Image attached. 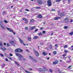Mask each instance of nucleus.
Returning <instances> with one entry per match:
<instances>
[{"label":"nucleus","instance_id":"1","mask_svg":"<svg viewBox=\"0 0 73 73\" xmlns=\"http://www.w3.org/2000/svg\"><path fill=\"white\" fill-rule=\"evenodd\" d=\"M6 28L7 29L9 30V31H10V32H13L14 34L16 35V33L15 32H14L12 29H11L10 28H8L7 27H6Z\"/></svg>","mask_w":73,"mask_h":73},{"label":"nucleus","instance_id":"2","mask_svg":"<svg viewBox=\"0 0 73 73\" xmlns=\"http://www.w3.org/2000/svg\"><path fill=\"white\" fill-rule=\"evenodd\" d=\"M10 43H11V45H13L14 47H15V45L13 44H16L17 43L16 41H10Z\"/></svg>","mask_w":73,"mask_h":73},{"label":"nucleus","instance_id":"3","mask_svg":"<svg viewBox=\"0 0 73 73\" xmlns=\"http://www.w3.org/2000/svg\"><path fill=\"white\" fill-rule=\"evenodd\" d=\"M15 52H23V50L21 49L20 48H17L15 50Z\"/></svg>","mask_w":73,"mask_h":73},{"label":"nucleus","instance_id":"4","mask_svg":"<svg viewBox=\"0 0 73 73\" xmlns=\"http://www.w3.org/2000/svg\"><path fill=\"white\" fill-rule=\"evenodd\" d=\"M39 70L42 73H45V68L43 69L42 68H40L39 69Z\"/></svg>","mask_w":73,"mask_h":73},{"label":"nucleus","instance_id":"5","mask_svg":"<svg viewBox=\"0 0 73 73\" xmlns=\"http://www.w3.org/2000/svg\"><path fill=\"white\" fill-rule=\"evenodd\" d=\"M47 5L48 6H51L52 5V3L51 1L48 0L47 1Z\"/></svg>","mask_w":73,"mask_h":73},{"label":"nucleus","instance_id":"6","mask_svg":"<svg viewBox=\"0 0 73 73\" xmlns=\"http://www.w3.org/2000/svg\"><path fill=\"white\" fill-rule=\"evenodd\" d=\"M37 3L39 4V5H42V0H37Z\"/></svg>","mask_w":73,"mask_h":73},{"label":"nucleus","instance_id":"7","mask_svg":"<svg viewBox=\"0 0 73 73\" xmlns=\"http://www.w3.org/2000/svg\"><path fill=\"white\" fill-rule=\"evenodd\" d=\"M34 52L36 56H37V57H38V56H39V53H38L37 51L35 50Z\"/></svg>","mask_w":73,"mask_h":73},{"label":"nucleus","instance_id":"8","mask_svg":"<svg viewBox=\"0 0 73 73\" xmlns=\"http://www.w3.org/2000/svg\"><path fill=\"white\" fill-rule=\"evenodd\" d=\"M64 21L65 23H68L69 22V19L68 18H66L65 19Z\"/></svg>","mask_w":73,"mask_h":73},{"label":"nucleus","instance_id":"9","mask_svg":"<svg viewBox=\"0 0 73 73\" xmlns=\"http://www.w3.org/2000/svg\"><path fill=\"white\" fill-rule=\"evenodd\" d=\"M19 41L20 42H21V44H23V45H25V44H24V42L23 41V40H21V39H20V38H19Z\"/></svg>","mask_w":73,"mask_h":73},{"label":"nucleus","instance_id":"10","mask_svg":"<svg viewBox=\"0 0 73 73\" xmlns=\"http://www.w3.org/2000/svg\"><path fill=\"white\" fill-rule=\"evenodd\" d=\"M61 19V17H55V20H58V19Z\"/></svg>","mask_w":73,"mask_h":73},{"label":"nucleus","instance_id":"11","mask_svg":"<svg viewBox=\"0 0 73 73\" xmlns=\"http://www.w3.org/2000/svg\"><path fill=\"white\" fill-rule=\"evenodd\" d=\"M42 54L43 55H44V56H46V55H47V54H48V53L45 52H43L42 53Z\"/></svg>","mask_w":73,"mask_h":73},{"label":"nucleus","instance_id":"12","mask_svg":"<svg viewBox=\"0 0 73 73\" xmlns=\"http://www.w3.org/2000/svg\"><path fill=\"white\" fill-rule=\"evenodd\" d=\"M37 17L38 18H42V16L41 14H39L38 15Z\"/></svg>","mask_w":73,"mask_h":73},{"label":"nucleus","instance_id":"13","mask_svg":"<svg viewBox=\"0 0 73 73\" xmlns=\"http://www.w3.org/2000/svg\"><path fill=\"white\" fill-rule=\"evenodd\" d=\"M38 38V36H35L33 38V39H37V38Z\"/></svg>","mask_w":73,"mask_h":73},{"label":"nucleus","instance_id":"14","mask_svg":"<svg viewBox=\"0 0 73 73\" xmlns=\"http://www.w3.org/2000/svg\"><path fill=\"white\" fill-rule=\"evenodd\" d=\"M72 67H73V66L72 65L70 66H68V69H72Z\"/></svg>","mask_w":73,"mask_h":73},{"label":"nucleus","instance_id":"15","mask_svg":"<svg viewBox=\"0 0 73 73\" xmlns=\"http://www.w3.org/2000/svg\"><path fill=\"white\" fill-rule=\"evenodd\" d=\"M42 35V33H38V36H40V35Z\"/></svg>","mask_w":73,"mask_h":73},{"label":"nucleus","instance_id":"16","mask_svg":"<svg viewBox=\"0 0 73 73\" xmlns=\"http://www.w3.org/2000/svg\"><path fill=\"white\" fill-rule=\"evenodd\" d=\"M35 28H36V26H33L31 28V30H33V29H35Z\"/></svg>","mask_w":73,"mask_h":73},{"label":"nucleus","instance_id":"17","mask_svg":"<svg viewBox=\"0 0 73 73\" xmlns=\"http://www.w3.org/2000/svg\"><path fill=\"white\" fill-rule=\"evenodd\" d=\"M58 61L57 60H56L55 61V65H56V64H57L58 63Z\"/></svg>","mask_w":73,"mask_h":73},{"label":"nucleus","instance_id":"18","mask_svg":"<svg viewBox=\"0 0 73 73\" xmlns=\"http://www.w3.org/2000/svg\"><path fill=\"white\" fill-rule=\"evenodd\" d=\"M28 40H29V41H31V37L29 36L28 37Z\"/></svg>","mask_w":73,"mask_h":73},{"label":"nucleus","instance_id":"19","mask_svg":"<svg viewBox=\"0 0 73 73\" xmlns=\"http://www.w3.org/2000/svg\"><path fill=\"white\" fill-rule=\"evenodd\" d=\"M1 49L2 50H5V48L4 47L1 48Z\"/></svg>","mask_w":73,"mask_h":73},{"label":"nucleus","instance_id":"20","mask_svg":"<svg viewBox=\"0 0 73 73\" xmlns=\"http://www.w3.org/2000/svg\"><path fill=\"white\" fill-rule=\"evenodd\" d=\"M34 19H32L30 20V22L31 23H33V22H34Z\"/></svg>","mask_w":73,"mask_h":73},{"label":"nucleus","instance_id":"21","mask_svg":"<svg viewBox=\"0 0 73 73\" xmlns=\"http://www.w3.org/2000/svg\"><path fill=\"white\" fill-rule=\"evenodd\" d=\"M35 9H41V7H35Z\"/></svg>","mask_w":73,"mask_h":73},{"label":"nucleus","instance_id":"22","mask_svg":"<svg viewBox=\"0 0 73 73\" xmlns=\"http://www.w3.org/2000/svg\"><path fill=\"white\" fill-rule=\"evenodd\" d=\"M20 54L18 53H17L15 54V55L17 56H19Z\"/></svg>","mask_w":73,"mask_h":73},{"label":"nucleus","instance_id":"23","mask_svg":"<svg viewBox=\"0 0 73 73\" xmlns=\"http://www.w3.org/2000/svg\"><path fill=\"white\" fill-rule=\"evenodd\" d=\"M18 57H22V58H23V57L20 54L19 55V56H18Z\"/></svg>","mask_w":73,"mask_h":73},{"label":"nucleus","instance_id":"24","mask_svg":"<svg viewBox=\"0 0 73 73\" xmlns=\"http://www.w3.org/2000/svg\"><path fill=\"white\" fill-rule=\"evenodd\" d=\"M68 27L66 26H65L64 27V29H67L68 28Z\"/></svg>","mask_w":73,"mask_h":73},{"label":"nucleus","instance_id":"25","mask_svg":"<svg viewBox=\"0 0 73 73\" xmlns=\"http://www.w3.org/2000/svg\"><path fill=\"white\" fill-rule=\"evenodd\" d=\"M69 35H73V32L70 33H69Z\"/></svg>","mask_w":73,"mask_h":73},{"label":"nucleus","instance_id":"26","mask_svg":"<svg viewBox=\"0 0 73 73\" xmlns=\"http://www.w3.org/2000/svg\"><path fill=\"white\" fill-rule=\"evenodd\" d=\"M33 61H34V62H37V60L35 59H33Z\"/></svg>","mask_w":73,"mask_h":73},{"label":"nucleus","instance_id":"27","mask_svg":"<svg viewBox=\"0 0 73 73\" xmlns=\"http://www.w3.org/2000/svg\"><path fill=\"white\" fill-rule=\"evenodd\" d=\"M60 16L62 17H63V16H64V15L63 14V13H62L60 14Z\"/></svg>","mask_w":73,"mask_h":73},{"label":"nucleus","instance_id":"28","mask_svg":"<svg viewBox=\"0 0 73 73\" xmlns=\"http://www.w3.org/2000/svg\"><path fill=\"white\" fill-rule=\"evenodd\" d=\"M4 22H5V23H8V22L5 20H4Z\"/></svg>","mask_w":73,"mask_h":73},{"label":"nucleus","instance_id":"29","mask_svg":"<svg viewBox=\"0 0 73 73\" xmlns=\"http://www.w3.org/2000/svg\"><path fill=\"white\" fill-rule=\"evenodd\" d=\"M67 47H68V46L67 45H65L64 46V48H67Z\"/></svg>","mask_w":73,"mask_h":73},{"label":"nucleus","instance_id":"30","mask_svg":"<svg viewBox=\"0 0 73 73\" xmlns=\"http://www.w3.org/2000/svg\"><path fill=\"white\" fill-rule=\"evenodd\" d=\"M40 44L41 45H43V44H44V43L42 42H41L40 43Z\"/></svg>","mask_w":73,"mask_h":73},{"label":"nucleus","instance_id":"31","mask_svg":"<svg viewBox=\"0 0 73 73\" xmlns=\"http://www.w3.org/2000/svg\"><path fill=\"white\" fill-rule=\"evenodd\" d=\"M5 11H4L3 12V15H5Z\"/></svg>","mask_w":73,"mask_h":73},{"label":"nucleus","instance_id":"32","mask_svg":"<svg viewBox=\"0 0 73 73\" xmlns=\"http://www.w3.org/2000/svg\"><path fill=\"white\" fill-rule=\"evenodd\" d=\"M18 58L19 60H22V59H21V57H18Z\"/></svg>","mask_w":73,"mask_h":73},{"label":"nucleus","instance_id":"33","mask_svg":"<svg viewBox=\"0 0 73 73\" xmlns=\"http://www.w3.org/2000/svg\"><path fill=\"white\" fill-rule=\"evenodd\" d=\"M1 27L3 29H4V27L3 26H2V25L1 26Z\"/></svg>","mask_w":73,"mask_h":73},{"label":"nucleus","instance_id":"34","mask_svg":"<svg viewBox=\"0 0 73 73\" xmlns=\"http://www.w3.org/2000/svg\"><path fill=\"white\" fill-rule=\"evenodd\" d=\"M25 72H26V73H29V72H28V71L26 70H25Z\"/></svg>","mask_w":73,"mask_h":73},{"label":"nucleus","instance_id":"35","mask_svg":"<svg viewBox=\"0 0 73 73\" xmlns=\"http://www.w3.org/2000/svg\"><path fill=\"white\" fill-rule=\"evenodd\" d=\"M58 72L59 73H61V71L60 70H58Z\"/></svg>","mask_w":73,"mask_h":73},{"label":"nucleus","instance_id":"36","mask_svg":"<svg viewBox=\"0 0 73 73\" xmlns=\"http://www.w3.org/2000/svg\"><path fill=\"white\" fill-rule=\"evenodd\" d=\"M61 0H56V2H59Z\"/></svg>","mask_w":73,"mask_h":73},{"label":"nucleus","instance_id":"37","mask_svg":"<svg viewBox=\"0 0 73 73\" xmlns=\"http://www.w3.org/2000/svg\"><path fill=\"white\" fill-rule=\"evenodd\" d=\"M25 30H27L28 29V27H26L25 28Z\"/></svg>","mask_w":73,"mask_h":73},{"label":"nucleus","instance_id":"38","mask_svg":"<svg viewBox=\"0 0 73 73\" xmlns=\"http://www.w3.org/2000/svg\"><path fill=\"white\" fill-rule=\"evenodd\" d=\"M66 56V54H64L62 55L63 57H65V56Z\"/></svg>","mask_w":73,"mask_h":73},{"label":"nucleus","instance_id":"39","mask_svg":"<svg viewBox=\"0 0 73 73\" xmlns=\"http://www.w3.org/2000/svg\"><path fill=\"white\" fill-rule=\"evenodd\" d=\"M42 33H43V34H45V31H42Z\"/></svg>","mask_w":73,"mask_h":73},{"label":"nucleus","instance_id":"40","mask_svg":"<svg viewBox=\"0 0 73 73\" xmlns=\"http://www.w3.org/2000/svg\"><path fill=\"white\" fill-rule=\"evenodd\" d=\"M28 20H27V19H26L25 21V23L27 24L28 23Z\"/></svg>","mask_w":73,"mask_h":73},{"label":"nucleus","instance_id":"41","mask_svg":"<svg viewBox=\"0 0 73 73\" xmlns=\"http://www.w3.org/2000/svg\"><path fill=\"white\" fill-rule=\"evenodd\" d=\"M0 54L1 56V57H4V55H3L2 54Z\"/></svg>","mask_w":73,"mask_h":73},{"label":"nucleus","instance_id":"42","mask_svg":"<svg viewBox=\"0 0 73 73\" xmlns=\"http://www.w3.org/2000/svg\"><path fill=\"white\" fill-rule=\"evenodd\" d=\"M9 56H13V54H10Z\"/></svg>","mask_w":73,"mask_h":73},{"label":"nucleus","instance_id":"43","mask_svg":"<svg viewBox=\"0 0 73 73\" xmlns=\"http://www.w3.org/2000/svg\"><path fill=\"white\" fill-rule=\"evenodd\" d=\"M58 45L57 44H56L55 45V46L56 47V48H57L58 47Z\"/></svg>","mask_w":73,"mask_h":73},{"label":"nucleus","instance_id":"44","mask_svg":"<svg viewBox=\"0 0 73 73\" xmlns=\"http://www.w3.org/2000/svg\"><path fill=\"white\" fill-rule=\"evenodd\" d=\"M9 58L10 60H12V58H11V57H9Z\"/></svg>","mask_w":73,"mask_h":73},{"label":"nucleus","instance_id":"45","mask_svg":"<svg viewBox=\"0 0 73 73\" xmlns=\"http://www.w3.org/2000/svg\"><path fill=\"white\" fill-rule=\"evenodd\" d=\"M37 31H38V29H36V30L35 31V32H37Z\"/></svg>","mask_w":73,"mask_h":73},{"label":"nucleus","instance_id":"46","mask_svg":"<svg viewBox=\"0 0 73 73\" xmlns=\"http://www.w3.org/2000/svg\"><path fill=\"white\" fill-rule=\"evenodd\" d=\"M5 61H8V59L7 58H5Z\"/></svg>","mask_w":73,"mask_h":73},{"label":"nucleus","instance_id":"47","mask_svg":"<svg viewBox=\"0 0 73 73\" xmlns=\"http://www.w3.org/2000/svg\"><path fill=\"white\" fill-rule=\"evenodd\" d=\"M65 53H67L68 52V51L67 50H64Z\"/></svg>","mask_w":73,"mask_h":73},{"label":"nucleus","instance_id":"48","mask_svg":"<svg viewBox=\"0 0 73 73\" xmlns=\"http://www.w3.org/2000/svg\"><path fill=\"white\" fill-rule=\"evenodd\" d=\"M7 46H9L10 45H9V44L7 43Z\"/></svg>","mask_w":73,"mask_h":73},{"label":"nucleus","instance_id":"49","mask_svg":"<svg viewBox=\"0 0 73 73\" xmlns=\"http://www.w3.org/2000/svg\"><path fill=\"white\" fill-rule=\"evenodd\" d=\"M29 70H32V69L31 68H29Z\"/></svg>","mask_w":73,"mask_h":73},{"label":"nucleus","instance_id":"50","mask_svg":"<svg viewBox=\"0 0 73 73\" xmlns=\"http://www.w3.org/2000/svg\"><path fill=\"white\" fill-rule=\"evenodd\" d=\"M23 60L24 61H25V60H26V58H23Z\"/></svg>","mask_w":73,"mask_h":73},{"label":"nucleus","instance_id":"51","mask_svg":"<svg viewBox=\"0 0 73 73\" xmlns=\"http://www.w3.org/2000/svg\"><path fill=\"white\" fill-rule=\"evenodd\" d=\"M2 66L3 67H4L5 66V64H3Z\"/></svg>","mask_w":73,"mask_h":73},{"label":"nucleus","instance_id":"52","mask_svg":"<svg viewBox=\"0 0 73 73\" xmlns=\"http://www.w3.org/2000/svg\"><path fill=\"white\" fill-rule=\"evenodd\" d=\"M4 54H5V56H7V53H4Z\"/></svg>","mask_w":73,"mask_h":73},{"label":"nucleus","instance_id":"53","mask_svg":"<svg viewBox=\"0 0 73 73\" xmlns=\"http://www.w3.org/2000/svg\"><path fill=\"white\" fill-rule=\"evenodd\" d=\"M0 46H3V44H2L1 43H0Z\"/></svg>","mask_w":73,"mask_h":73},{"label":"nucleus","instance_id":"54","mask_svg":"<svg viewBox=\"0 0 73 73\" xmlns=\"http://www.w3.org/2000/svg\"><path fill=\"white\" fill-rule=\"evenodd\" d=\"M25 11H29V10H28V9H26Z\"/></svg>","mask_w":73,"mask_h":73},{"label":"nucleus","instance_id":"55","mask_svg":"<svg viewBox=\"0 0 73 73\" xmlns=\"http://www.w3.org/2000/svg\"><path fill=\"white\" fill-rule=\"evenodd\" d=\"M70 57H71V56H68V58H69L70 60Z\"/></svg>","mask_w":73,"mask_h":73},{"label":"nucleus","instance_id":"56","mask_svg":"<svg viewBox=\"0 0 73 73\" xmlns=\"http://www.w3.org/2000/svg\"><path fill=\"white\" fill-rule=\"evenodd\" d=\"M50 72H52V70L50 69Z\"/></svg>","mask_w":73,"mask_h":73},{"label":"nucleus","instance_id":"57","mask_svg":"<svg viewBox=\"0 0 73 73\" xmlns=\"http://www.w3.org/2000/svg\"><path fill=\"white\" fill-rule=\"evenodd\" d=\"M23 20H27V19H26V18H24V19H23Z\"/></svg>","mask_w":73,"mask_h":73},{"label":"nucleus","instance_id":"58","mask_svg":"<svg viewBox=\"0 0 73 73\" xmlns=\"http://www.w3.org/2000/svg\"><path fill=\"white\" fill-rule=\"evenodd\" d=\"M50 49H51V48H52V46H50Z\"/></svg>","mask_w":73,"mask_h":73},{"label":"nucleus","instance_id":"59","mask_svg":"<svg viewBox=\"0 0 73 73\" xmlns=\"http://www.w3.org/2000/svg\"><path fill=\"white\" fill-rule=\"evenodd\" d=\"M55 11V10H54V9H52V11Z\"/></svg>","mask_w":73,"mask_h":73},{"label":"nucleus","instance_id":"60","mask_svg":"<svg viewBox=\"0 0 73 73\" xmlns=\"http://www.w3.org/2000/svg\"><path fill=\"white\" fill-rule=\"evenodd\" d=\"M29 58H32V57L31 56H29Z\"/></svg>","mask_w":73,"mask_h":73},{"label":"nucleus","instance_id":"61","mask_svg":"<svg viewBox=\"0 0 73 73\" xmlns=\"http://www.w3.org/2000/svg\"><path fill=\"white\" fill-rule=\"evenodd\" d=\"M67 57H63V59H65V58H67Z\"/></svg>","mask_w":73,"mask_h":73},{"label":"nucleus","instance_id":"62","mask_svg":"<svg viewBox=\"0 0 73 73\" xmlns=\"http://www.w3.org/2000/svg\"><path fill=\"white\" fill-rule=\"evenodd\" d=\"M53 64L55 65V61L54 62H53Z\"/></svg>","mask_w":73,"mask_h":73},{"label":"nucleus","instance_id":"63","mask_svg":"<svg viewBox=\"0 0 73 73\" xmlns=\"http://www.w3.org/2000/svg\"><path fill=\"white\" fill-rule=\"evenodd\" d=\"M4 45H6V43H4Z\"/></svg>","mask_w":73,"mask_h":73},{"label":"nucleus","instance_id":"64","mask_svg":"<svg viewBox=\"0 0 73 73\" xmlns=\"http://www.w3.org/2000/svg\"><path fill=\"white\" fill-rule=\"evenodd\" d=\"M15 62V64H17V62Z\"/></svg>","mask_w":73,"mask_h":73}]
</instances>
